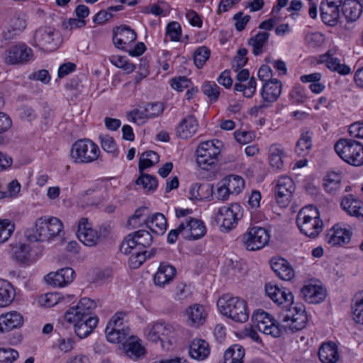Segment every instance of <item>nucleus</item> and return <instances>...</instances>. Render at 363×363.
Returning <instances> with one entry per match:
<instances>
[{
	"mask_svg": "<svg viewBox=\"0 0 363 363\" xmlns=\"http://www.w3.org/2000/svg\"><path fill=\"white\" fill-rule=\"evenodd\" d=\"M63 230L62 221L56 217L40 218L31 231H26L30 242H45L60 236Z\"/></svg>",
	"mask_w": 363,
	"mask_h": 363,
	"instance_id": "1",
	"label": "nucleus"
},
{
	"mask_svg": "<svg viewBox=\"0 0 363 363\" xmlns=\"http://www.w3.org/2000/svg\"><path fill=\"white\" fill-rule=\"evenodd\" d=\"M219 311L237 323H245L249 318V310L245 300L230 294H224L217 301Z\"/></svg>",
	"mask_w": 363,
	"mask_h": 363,
	"instance_id": "2",
	"label": "nucleus"
},
{
	"mask_svg": "<svg viewBox=\"0 0 363 363\" xmlns=\"http://www.w3.org/2000/svg\"><path fill=\"white\" fill-rule=\"evenodd\" d=\"M296 223L302 233L312 238L317 237L323 228L319 212L313 206H306L298 212Z\"/></svg>",
	"mask_w": 363,
	"mask_h": 363,
	"instance_id": "3",
	"label": "nucleus"
},
{
	"mask_svg": "<svg viewBox=\"0 0 363 363\" xmlns=\"http://www.w3.org/2000/svg\"><path fill=\"white\" fill-rule=\"evenodd\" d=\"M206 227L202 220L194 218H188L182 222L176 229L171 230L167 236L169 243H174L180 235L186 240H198L206 234Z\"/></svg>",
	"mask_w": 363,
	"mask_h": 363,
	"instance_id": "4",
	"label": "nucleus"
},
{
	"mask_svg": "<svg viewBox=\"0 0 363 363\" xmlns=\"http://www.w3.org/2000/svg\"><path fill=\"white\" fill-rule=\"evenodd\" d=\"M100 153L99 147L92 140L80 139L72 145L70 158L75 164H89L97 160Z\"/></svg>",
	"mask_w": 363,
	"mask_h": 363,
	"instance_id": "5",
	"label": "nucleus"
},
{
	"mask_svg": "<svg viewBox=\"0 0 363 363\" xmlns=\"http://www.w3.org/2000/svg\"><path fill=\"white\" fill-rule=\"evenodd\" d=\"M335 150L340 157L353 166L363 164V145L352 139H340L335 145Z\"/></svg>",
	"mask_w": 363,
	"mask_h": 363,
	"instance_id": "6",
	"label": "nucleus"
},
{
	"mask_svg": "<svg viewBox=\"0 0 363 363\" xmlns=\"http://www.w3.org/2000/svg\"><path fill=\"white\" fill-rule=\"evenodd\" d=\"M279 317L284 323V327L289 328L293 332L303 329L308 320L304 307L297 305L282 308Z\"/></svg>",
	"mask_w": 363,
	"mask_h": 363,
	"instance_id": "7",
	"label": "nucleus"
},
{
	"mask_svg": "<svg viewBox=\"0 0 363 363\" xmlns=\"http://www.w3.org/2000/svg\"><path fill=\"white\" fill-rule=\"evenodd\" d=\"M217 144H221L218 140L215 143L212 140L205 141L198 146L196 149V162L198 165L203 169L215 164L218 160V156L220 152V147Z\"/></svg>",
	"mask_w": 363,
	"mask_h": 363,
	"instance_id": "8",
	"label": "nucleus"
},
{
	"mask_svg": "<svg viewBox=\"0 0 363 363\" xmlns=\"http://www.w3.org/2000/svg\"><path fill=\"white\" fill-rule=\"evenodd\" d=\"M175 330L170 324L164 322H155L150 323L144 329V334L147 339L153 342L160 341L162 346L163 343L167 342L172 344V340L174 336Z\"/></svg>",
	"mask_w": 363,
	"mask_h": 363,
	"instance_id": "9",
	"label": "nucleus"
},
{
	"mask_svg": "<svg viewBox=\"0 0 363 363\" xmlns=\"http://www.w3.org/2000/svg\"><path fill=\"white\" fill-rule=\"evenodd\" d=\"M96 308L95 302L89 298H82L77 306L69 308L65 313L67 322L76 324L93 317L92 311Z\"/></svg>",
	"mask_w": 363,
	"mask_h": 363,
	"instance_id": "10",
	"label": "nucleus"
},
{
	"mask_svg": "<svg viewBox=\"0 0 363 363\" xmlns=\"http://www.w3.org/2000/svg\"><path fill=\"white\" fill-rule=\"evenodd\" d=\"M242 208L238 203L224 206L218 209L217 220L221 223L220 228L229 231L235 228L238 220L242 217Z\"/></svg>",
	"mask_w": 363,
	"mask_h": 363,
	"instance_id": "11",
	"label": "nucleus"
},
{
	"mask_svg": "<svg viewBox=\"0 0 363 363\" xmlns=\"http://www.w3.org/2000/svg\"><path fill=\"white\" fill-rule=\"evenodd\" d=\"M269 238L265 228L255 226L242 235V240L247 250L255 251L263 248L269 242Z\"/></svg>",
	"mask_w": 363,
	"mask_h": 363,
	"instance_id": "12",
	"label": "nucleus"
},
{
	"mask_svg": "<svg viewBox=\"0 0 363 363\" xmlns=\"http://www.w3.org/2000/svg\"><path fill=\"white\" fill-rule=\"evenodd\" d=\"M33 57V50L25 43H18L5 52V62L9 65H24Z\"/></svg>",
	"mask_w": 363,
	"mask_h": 363,
	"instance_id": "13",
	"label": "nucleus"
},
{
	"mask_svg": "<svg viewBox=\"0 0 363 363\" xmlns=\"http://www.w3.org/2000/svg\"><path fill=\"white\" fill-rule=\"evenodd\" d=\"M294 190L295 185L291 177H280L274 189V196L278 205L282 208L286 207L292 199Z\"/></svg>",
	"mask_w": 363,
	"mask_h": 363,
	"instance_id": "14",
	"label": "nucleus"
},
{
	"mask_svg": "<svg viewBox=\"0 0 363 363\" xmlns=\"http://www.w3.org/2000/svg\"><path fill=\"white\" fill-rule=\"evenodd\" d=\"M77 237L85 245L92 247L100 241L101 235L100 232L92 228L87 218H82L79 221Z\"/></svg>",
	"mask_w": 363,
	"mask_h": 363,
	"instance_id": "15",
	"label": "nucleus"
},
{
	"mask_svg": "<svg viewBox=\"0 0 363 363\" xmlns=\"http://www.w3.org/2000/svg\"><path fill=\"white\" fill-rule=\"evenodd\" d=\"M342 2V0H325L321 2L320 16L326 25L334 26L337 24Z\"/></svg>",
	"mask_w": 363,
	"mask_h": 363,
	"instance_id": "16",
	"label": "nucleus"
},
{
	"mask_svg": "<svg viewBox=\"0 0 363 363\" xmlns=\"http://www.w3.org/2000/svg\"><path fill=\"white\" fill-rule=\"evenodd\" d=\"M265 293L278 306L282 308L294 305V296L289 290L280 289L270 283L265 285Z\"/></svg>",
	"mask_w": 363,
	"mask_h": 363,
	"instance_id": "17",
	"label": "nucleus"
},
{
	"mask_svg": "<svg viewBox=\"0 0 363 363\" xmlns=\"http://www.w3.org/2000/svg\"><path fill=\"white\" fill-rule=\"evenodd\" d=\"M34 45L46 52L57 49V43L54 38V31L51 28H40L34 35Z\"/></svg>",
	"mask_w": 363,
	"mask_h": 363,
	"instance_id": "18",
	"label": "nucleus"
},
{
	"mask_svg": "<svg viewBox=\"0 0 363 363\" xmlns=\"http://www.w3.org/2000/svg\"><path fill=\"white\" fill-rule=\"evenodd\" d=\"M74 278V271L70 267H65L48 274L45 280L54 286L64 287L72 282Z\"/></svg>",
	"mask_w": 363,
	"mask_h": 363,
	"instance_id": "19",
	"label": "nucleus"
},
{
	"mask_svg": "<svg viewBox=\"0 0 363 363\" xmlns=\"http://www.w3.org/2000/svg\"><path fill=\"white\" fill-rule=\"evenodd\" d=\"M137 34L135 30L127 26H122L117 28L114 31L113 42L115 46L119 49L125 50V46L135 41Z\"/></svg>",
	"mask_w": 363,
	"mask_h": 363,
	"instance_id": "20",
	"label": "nucleus"
},
{
	"mask_svg": "<svg viewBox=\"0 0 363 363\" xmlns=\"http://www.w3.org/2000/svg\"><path fill=\"white\" fill-rule=\"evenodd\" d=\"M199 124L196 118L191 115L184 118L176 128V135L181 139H188L193 137L197 130Z\"/></svg>",
	"mask_w": 363,
	"mask_h": 363,
	"instance_id": "21",
	"label": "nucleus"
},
{
	"mask_svg": "<svg viewBox=\"0 0 363 363\" xmlns=\"http://www.w3.org/2000/svg\"><path fill=\"white\" fill-rule=\"evenodd\" d=\"M301 294L306 302L319 303L325 298L326 290L320 285L309 284L301 289Z\"/></svg>",
	"mask_w": 363,
	"mask_h": 363,
	"instance_id": "22",
	"label": "nucleus"
},
{
	"mask_svg": "<svg viewBox=\"0 0 363 363\" xmlns=\"http://www.w3.org/2000/svg\"><path fill=\"white\" fill-rule=\"evenodd\" d=\"M23 323V316L17 311H11L0 315V333H8L20 328Z\"/></svg>",
	"mask_w": 363,
	"mask_h": 363,
	"instance_id": "23",
	"label": "nucleus"
},
{
	"mask_svg": "<svg viewBox=\"0 0 363 363\" xmlns=\"http://www.w3.org/2000/svg\"><path fill=\"white\" fill-rule=\"evenodd\" d=\"M282 89V84L281 81L273 79L265 82L261 91L262 100L265 102L273 103L277 101Z\"/></svg>",
	"mask_w": 363,
	"mask_h": 363,
	"instance_id": "24",
	"label": "nucleus"
},
{
	"mask_svg": "<svg viewBox=\"0 0 363 363\" xmlns=\"http://www.w3.org/2000/svg\"><path fill=\"white\" fill-rule=\"evenodd\" d=\"M176 269L174 266L167 263H161L154 275V283L156 286L164 287L169 284L176 275Z\"/></svg>",
	"mask_w": 363,
	"mask_h": 363,
	"instance_id": "25",
	"label": "nucleus"
},
{
	"mask_svg": "<svg viewBox=\"0 0 363 363\" xmlns=\"http://www.w3.org/2000/svg\"><path fill=\"white\" fill-rule=\"evenodd\" d=\"M123 350L125 354L133 359H138L145 353L141 340L136 336L130 335L123 343Z\"/></svg>",
	"mask_w": 363,
	"mask_h": 363,
	"instance_id": "26",
	"label": "nucleus"
},
{
	"mask_svg": "<svg viewBox=\"0 0 363 363\" xmlns=\"http://www.w3.org/2000/svg\"><path fill=\"white\" fill-rule=\"evenodd\" d=\"M340 206L348 215L357 218L363 217V203L353 195L344 196Z\"/></svg>",
	"mask_w": 363,
	"mask_h": 363,
	"instance_id": "27",
	"label": "nucleus"
},
{
	"mask_svg": "<svg viewBox=\"0 0 363 363\" xmlns=\"http://www.w3.org/2000/svg\"><path fill=\"white\" fill-rule=\"evenodd\" d=\"M271 267L275 274L283 280L289 281L294 277V271L292 267L285 259H272Z\"/></svg>",
	"mask_w": 363,
	"mask_h": 363,
	"instance_id": "28",
	"label": "nucleus"
},
{
	"mask_svg": "<svg viewBox=\"0 0 363 363\" xmlns=\"http://www.w3.org/2000/svg\"><path fill=\"white\" fill-rule=\"evenodd\" d=\"M352 232L338 225L333 227L327 235V241L332 246L348 243L351 239Z\"/></svg>",
	"mask_w": 363,
	"mask_h": 363,
	"instance_id": "29",
	"label": "nucleus"
},
{
	"mask_svg": "<svg viewBox=\"0 0 363 363\" xmlns=\"http://www.w3.org/2000/svg\"><path fill=\"white\" fill-rule=\"evenodd\" d=\"M188 321L191 326L199 327L204 323L207 313L204 307L200 304H194L186 310Z\"/></svg>",
	"mask_w": 363,
	"mask_h": 363,
	"instance_id": "30",
	"label": "nucleus"
},
{
	"mask_svg": "<svg viewBox=\"0 0 363 363\" xmlns=\"http://www.w3.org/2000/svg\"><path fill=\"white\" fill-rule=\"evenodd\" d=\"M342 11L348 22H354L359 18L362 6L357 0H345L342 2Z\"/></svg>",
	"mask_w": 363,
	"mask_h": 363,
	"instance_id": "31",
	"label": "nucleus"
},
{
	"mask_svg": "<svg viewBox=\"0 0 363 363\" xmlns=\"http://www.w3.org/2000/svg\"><path fill=\"white\" fill-rule=\"evenodd\" d=\"M149 229L155 234L163 235L167 227L164 216L160 213L153 214L150 219H143Z\"/></svg>",
	"mask_w": 363,
	"mask_h": 363,
	"instance_id": "32",
	"label": "nucleus"
},
{
	"mask_svg": "<svg viewBox=\"0 0 363 363\" xmlns=\"http://www.w3.org/2000/svg\"><path fill=\"white\" fill-rule=\"evenodd\" d=\"M9 247V254L12 258L21 263L28 264L30 252L29 245L15 242L11 244Z\"/></svg>",
	"mask_w": 363,
	"mask_h": 363,
	"instance_id": "33",
	"label": "nucleus"
},
{
	"mask_svg": "<svg viewBox=\"0 0 363 363\" xmlns=\"http://www.w3.org/2000/svg\"><path fill=\"white\" fill-rule=\"evenodd\" d=\"M98 322V318L96 316H93L74 324V326L76 335L81 339L86 337L96 327Z\"/></svg>",
	"mask_w": 363,
	"mask_h": 363,
	"instance_id": "34",
	"label": "nucleus"
},
{
	"mask_svg": "<svg viewBox=\"0 0 363 363\" xmlns=\"http://www.w3.org/2000/svg\"><path fill=\"white\" fill-rule=\"evenodd\" d=\"M318 357L323 363H335L338 360V352L334 343H325L321 345Z\"/></svg>",
	"mask_w": 363,
	"mask_h": 363,
	"instance_id": "35",
	"label": "nucleus"
},
{
	"mask_svg": "<svg viewBox=\"0 0 363 363\" xmlns=\"http://www.w3.org/2000/svg\"><path fill=\"white\" fill-rule=\"evenodd\" d=\"M285 157L284 149L281 144L274 143L269 148V160L272 167L277 169L284 165L283 159Z\"/></svg>",
	"mask_w": 363,
	"mask_h": 363,
	"instance_id": "36",
	"label": "nucleus"
},
{
	"mask_svg": "<svg viewBox=\"0 0 363 363\" xmlns=\"http://www.w3.org/2000/svg\"><path fill=\"white\" fill-rule=\"evenodd\" d=\"M209 354L208 344L203 340H194L189 347V354L195 359H203Z\"/></svg>",
	"mask_w": 363,
	"mask_h": 363,
	"instance_id": "37",
	"label": "nucleus"
},
{
	"mask_svg": "<svg viewBox=\"0 0 363 363\" xmlns=\"http://www.w3.org/2000/svg\"><path fill=\"white\" fill-rule=\"evenodd\" d=\"M269 38V33L259 32L248 40V45L252 48V53L255 56L259 55L264 52L263 48L268 42Z\"/></svg>",
	"mask_w": 363,
	"mask_h": 363,
	"instance_id": "38",
	"label": "nucleus"
},
{
	"mask_svg": "<svg viewBox=\"0 0 363 363\" xmlns=\"http://www.w3.org/2000/svg\"><path fill=\"white\" fill-rule=\"evenodd\" d=\"M245 349L242 345H233L224 353V363H243Z\"/></svg>",
	"mask_w": 363,
	"mask_h": 363,
	"instance_id": "39",
	"label": "nucleus"
},
{
	"mask_svg": "<svg viewBox=\"0 0 363 363\" xmlns=\"http://www.w3.org/2000/svg\"><path fill=\"white\" fill-rule=\"evenodd\" d=\"M312 133L307 130L303 132L296 143L295 151L300 157L306 155L312 147Z\"/></svg>",
	"mask_w": 363,
	"mask_h": 363,
	"instance_id": "40",
	"label": "nucleus"
},
{
	"mask_svg": "<svg viewBox=\"0 0 363 363\" xmlns=\"http://www.w3.org/2000/svg\"><path fill=\"white\" fill-rule=\"evenodd\" d=\"M15 297L12 285L7 281L0 279V307L10 304Z\"/></svg>",
	"mask_w": 363,
	"mask_h": 363,
	"instance_id": "41",
	"label": "nucleus"
},
{
	"mask_svg": "<svg viewBox=\"0 0 363 363\" xmlns=\"http://www.w3.org/2000/svg\"><path fill=\"white\" fill-rule=\"evenodd\" d=\"M211 192L208 184H194L189 190V199L192 201H202L208 197Z\"/></svg>",
	"mask_w": 363,
	"mask_h": 363,
	"instance_id": "42",
	"label": "nucleus"
},
{
	"mask_svg": "<svg viewBox=\"0 0 363 363\" xmlns=\"http://www.w3.org/2000/svg\"><path fill=\"white\" fill-rule=\"evenodd\" d=\"M155 250L152 249L151 251L139 250L134 252L130 253L128 263L131 268L137 269L146 260L147 257L150 258L154 255Z\"/></svg>",
	"mask_w": 363,
	"mask_h": 363,
	"instance_id": "43",
	"label": "nucleus"
},
{
	"mask_svg": "<svg viewBox=\"0 0 363 363\" xmlns=\"http://www.w3.org/2000/svg\"><path fill=\"white\" fill-rule=\"evenodd\" d=\"M232 194H240L245 187L244 179L238 175H230L223 179Z\"/></svg>",
	"mask_w": 363,
	"mask_h": 363,
	"instance_id": "44",
	"label": "nucleus"
},
{
	"mask_svg": "<svg viewBox=\"0 0 363 363\" xmlns=\"http://www.w3.org/2000/svg\"><path fill=\"white\" fill-rule=\"evenodd\" d=\"M26 27V21L23 18L15 17L10 21L8 31L4 33V38L6 40L11 39L13 35L21 33Z\"/></svg>",
	"mask_w": 363,
	"mask_h": 363,
	"instance_id": "45",
	"label": "nucleus"
},
{
	"mask_svg": "<svg viewBox=\"0 0 363 363\" xmlns=\"http://www.w3.org/2000/svg\"><path fill=\"white\" fill-rule=\"evenodd\" d=\"M160 157L157 152L154 151H147L143 152L139 160L138 168L140 172H143L145 169L151 167L159 162Z\"/></svg>",
	"mask_w": 363,
	"mask_h": 363,
	"instance_id": "46",
	"label": "nucleus"
},
{
	"mask_svg": "<svg viewBox=\"0 0 363 363\" xmlns=\"http://www.w3.org/2000/svg\"><path fill=\"white\" fill-rule=\"evenodd\" d=\"M341 175L336 172H330L324 179V188L330 194L335 193L340 187Z\"/></svg>",
	"mask_w": 363,
	"mask_h": 363,
	"instance_id": "47",
	"label": "nucleus"
},
{
	"mask_svg": "<svg viewBox=\"0 0 363 363\" xmlns=\"http://www.w3.org/2000/svg\"><path fill=\"white\" fill-rule=\"evenodd\" d=\"M135 183L142 186L147 191H154L158 185L157 179L155 176L140 172V176L136 179Z\"/></svg>",
	"mask_w": 363,
	"mask_h": 363,
	"instance_id": "48",
	"label": "nucleus"
},
{
	"mask_svg": "<svg viewBox=\"0 0 363 363\" xmlns=\"http://www.w3.org/2000/svg\"><path fill=\"white\" fill-rule=\"evenodd\" d=\"M352 310L354 320L363 324V291L355 295Z\"/></svg>",
	"mask_w": 363,
	"mask_h": 363,
	"instance_id": "49",
	"label": "nucleus"
},
{
	"mask_svg": "<svg viewBox=\"0 0 363 363\" xmlns=\"http://www.w3.org/2000/svg\"><path fill=\"white\" fill-rule=\"evenodd\" d=\"M125 315L124 312L116 313L108 323L106 329L115 328L116 330L129 332L130 328L124 321Z\"/></svg>",
	"mask_w": 363,
	"mask_h": 363,
	"instance_id": "50",
	"label": "nucleus"
},
{
	"mask_svg": "<svg viewBox=\"0 0 363 363\" xmlns=\"http://www.w3.org/2000/svg\"><path fill=\"white\" fill-rule=\"evenodd\" d=\"M105 333L107 340L115 344L125 341L128 337L130 336V331H121L119 330H116L115 328L106 329Z\"/></svg>",
	"mask_w": 363,
	"mask_h": 363,
	"instance_id": "51",
	"label": "nucleus"
},
{
	"mask_svg": "<svg viewBox=\"0 0 363 363\" xmlns=\"http://www.w3.org/2000/svg\"><path fill=\"white\" fill-rule=\"evenodd\" d=\"M121 252L125 255H129L132 252L140 250L136 240V237L133 234H129L121 245Z\"/></svg>",
	"mask_w": 363,
	"mask_h": 363,
	"instance_id": "52",
	"label": "nucleus"
},
{
	"mask_svg": "<svg viewBox=\"0 0 363 363\" xmlns=\"http://www.w3.org/2000/svg\"><path fill=\"white\" fill-rule=\"evenodd\" d=\"M100 143L102 149L113 157H116L118 155V149L114 139L109 135H100Z\"/></svg>",
	"mask_w": 363,
	"mask_h": 363,
	"instance_id": "53",
	"label": "nucleus"
},
{
	"mask_svg": "<svg viewBox=\"0 0 363 363\" xmlns=\"http://www.w3.org/2000/svg\"><path fill=\"white\" fill-rule=\"evenodd\" d=\"M252 318L255 327L258 330L259 326H261V325L269 326L276 322V320L270 314L263 311L254 313Z\"/></svg>",
	"mask_w": 363,
	"mask_h": 363,
	"instance_id": "54",
	"label": "nucleus"
},
{
	"mask_svg": "<svg viewBox=\"0 0 363 363\" xmlns=\"http://www.w3.org/2000/svg\"><path fill=\"white\" fill-rule=\"evenodd\" d=\"M256 80L255 77H251L246 84L235 83L234 89L237 91H242L243 96L247 98H251L256 91Z\"/></svg>",
	"mask_w": 363,
	"mask_h": 363,
	"instance_id": "55",
	"label": "nucleus"
},
{
	"mask_svg": "<svg viewBox=\"0 0 363 363\" xmlns=\"http://www.w3.org/2000/svg\"><path fill=\"white\" fill-rule=\"evenodd\" d=\"M15 230V224L10 220H0V243L9 240Z\"/></svg>",
	"mask_w": 363,
	"mask_h": 363,
	"instance_id": "56",
	"label": "nucleus"
},
{
	"mask_svg": "<svg viewBox=\"0 0 363 363\" xmlns=\"http://www.w3.org/2000/svg\"><path fill=\"white\" fill-rule=\"evenodd\" d=\"M220 87L213 82H206L202 86L203 93L211 101H216L220 95Z\"/></svg>",
	"mask_w": 363,
	"mask_h": 363,
	"instance_id": "57",
	"label": "nucleus"
},
{
	"mask_svg": "<svg viewBox=\"0 0 363 363\" xmlns=\"http://www.w3.org/2000/svg\"><path fill=\"white\" fill-rule=\"evenodd\" d=\"M210 50L206 46L198 48L194 55V64L198 68H201L210 57Z\"/></svg>",
	"mask_w": 363,
	"mask_h": 363,
	"instance_id": "58",
	"label": "nucleus"
},
{
	"mask_svg": "<svg viewBox=\"0 0 363 363\" xmlns=\"http://www.w3.org/2000/svg\"><path fill=\"white\" fill-rule=\"evenodd\" d=\"M289 98L294 104H303L307 100L306 90L300 84L296 85L290 91Z\"/></svg>",
	"mask_w": 363,
	"mask_h": 363,
	"instance_id": "59",
	"label": "nucleus"
},
{
	"mask_svg": "<svg viewBox=\"0 0 363 363\" xmlns=\"http://www.w3.org/2000/svg\"><path fill=\"white\" fill-rule=\"evenodd\" d=\"M248 51L246 48H240L238 50L236 55L232 61V69L235 72H238L239 69L242 68L247 62V57H246Z\"/></svg>",
	"mask_w": 363,
	"mask_h": 363,
	"instance_id": "60",
	"label": "nucleus"
},
{
	"mask_svg": "<svg viewBox=\"0 0 363 363\" xmlns=\"http://www.w3.org/2000/svg\"><path fill=\"white\" fill-rule=\"evenodd\" d=\"M134 235L140 250H143V248L149 247L152 244V237L148 231L140 230L135 232Z\"/></svg>",
	"mask_w": 363,
	"mask_h": 363,
	"instance_id": "61",
	"label": "nucleus"
},
{
	"mask_svg": "<svg viewBox=\"0 0 363 363\" xmlns=\"http://www.w3.org/2000/svg\"><path fill=\"white\" fill-rule=\"evenodd\" d=\"M18 357V352L10 347L0 348V363H13Z\"/></svg>",
	"mask_w": 363,
	"mask_h": 363,
	"instance_id": "62",
	"label": "nucleus"
},
{
	"mask_svg": "<svg viewBox=\"0 0 363 363\" xmlns=\"http://www.w3.org/2000/svg\"><path fill=\"white\" fill-rule=\"evenodd\" d=\"M283 328L277 324V321L269 326H263V325L259 326V331L262 332L267 335H270L272 337H280L283 333Z\"/></svg>",
	"mask_w": 363,
	"mask_h": 363,
	"instance_id": "63",
	"label": "nucleus"
},
{
	"mask_svg": "<svg viewBox=\"0 0 363 363\" xmlns=\"http://www.w3.org/2000/svg\"><path fill=\"white\" fill-rule=\"evenodd\" d=\"M335 51L329 50L322 58V62L325 63L326 67L331 71L335 69L340 63V60L334 56Z\"/></svg>",
	"mask_w": 363,
	"mask_h": 363,
	"instance_id": "64",
	"label": "nucleus"
}]
</instances>
